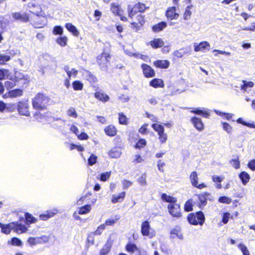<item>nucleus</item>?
Segmentation results:
<instances>
[{
    "label": "nucleus",
    "instance_id": "obj_1",
    "mask_svg": "<svg viewBox=\"0 0 255 255\" xmlns=\"http://www.w3.org/2000/svg\"><path fill=\"white\" fill-rule=\"evenodd\" d=\"M50 99L45 94L38 93L33 98L32 106L34 109L38 110H44L49 104Z\"/></svg>",
    "mask_w": 255,
    "mask_h": 255
},
{
    "label": "nucleus",
    "instance_id": "obj_2",
    "mask_svg": "<svg viewBox=\"0 0 255 255\" xmlns=\"http://www.w3.org/2000/svg\"><path fill=\"white\" fill-rule=\"evenodd\" d=\"M29 11L30 12L34 14L39 18L42 17V19L41 20L40 22H35L34 24L37 28L43 27L47 23V19L46 15L44 11H43L40 5L38 4H32L28 6Z\"/></svg>",
    "mask_w": 255,
    "mask_h": 255
},
{
    "label": "nucleus",
    "instance_id": "obj_3",
    "mask_svg": "<svg viewBox=\"0 0 255 255\" xmlns=\"http://www.w3.org/2000/svg\"><path fill=\"white\" fill-rule=\"evenodd\" d=\"M187 219L191 224L202 225L205 221V216L202 211H199L196 212V214L191 213L189 214Z\"/></svg>",
    "mask_w": 255,
    "mask_h": 255
},
{
    "label": "nucleus",
    "instance_id": "obj_4",
    "mask_svg": "<svg viewBox=\"0 0 255 255\" xmlns=\"http://www.w3.org/2000/svg\"><path fill=\"white\" fill-rule=\"evenodd\" d=\"M189 179L191 185L199 189H202L207 187V185L205 183L199 184L198 183L199 177L196 171H194L190 173Z\"/></svg>",
    "mask_w": 255,
    "mask_h": 255
},
{
    "label": "nucleus",
    "instance_id": "obj_5",
    "mask_svg": "<svg viewBox=\"0 0 255 255\" xmlns=\"http://www.w3.org/2000/svg\"><path fill=\"white\" fill-rule=\"evenodd\" d=\"M169 213L173 217L179 218L181 216V209L176 202L168 204L167 206Z\"/></svg>",
    "mask_w": 255,
    "mask_h": 255
},
{
    "label": "nucleus",
    "instance_id": "obj_6",
    "mask_svg": "<svg viewBox=\"0 0 255 255\" xmlns=\"http://www.w3.org/2000/svg\"><path fill=\"white\" fill-rule=\"evenodd\" d=\"M17 109L21 115L29 116V105L27 101H20L17 103Z\"/></svg>",
    "mask_w": 255,
    "mask_h": 255
},
{
    "label": "nucleus",
    "instance_id": "obj_7",
    "mask_svg": "<svg viewBox=\"0 0 255 255\" xmlns=\"http://www.w3.org/2000/svg\"><path fill=\"white\" fill-rule=\"evenodd\" d=\"M110 58V55L107 53H103L97 57V62L103 70L107 67Z\"/></svg>",
    "mask_w": 255,
    "mask_h": 255
},
{
    "label": "nucleus",
    "instance_id": "obj_8",
    "mask_svg": "<svg viewBox=\"0 0 255 255\" xmlns=\"http://www.w3.org/2000/svg\"><path fill=\"white\" fill-rule=\"evenodd\" d=\"M198 198L200 201L199 207L202 208L207 205V200H212L213 197L209 192H203L197 195Z\"/></svg>",
    "mask_w": 255,
    "mask_h": 255
},
{
    "label": "nucleus",
    "instance_id": "obj_9",
    "mask_svg": "<svg viewBox=\"0 0 255 255\" xmlns=\"http://www.w3.org/2000/svg\"><path fill=\"white\" fill-rule=\"evenodd\" d=\"M150 226L149 222L148 221H145L142 223L141 225V232L143 236L152 238L154 236V234L150 232Z\"/></svg>",
    "mask_w": 255,
    "mask_h": 255
},
{
    "label": "nucleus",
    "instance_id": "obj_10",
    "mask_svg": "<svg viewBox=\"0 0 255 255\" xmlns=\"http://www.w3.org/2000/svg\"><path fill=\"white\" fill-rule=\"evenodd\" d=\"M141 68L145 77H153L155 76V72L150 66L146 64H143L141 65Z\"/></svg>",
    "mask_w": 255,
    "mask_h": 255
},
{
    "label": "nucleus",
    "instance_id": "obj_11",
    "mask_svg": "<svg viewBox=\"0 0 255 255\" xmlns=\"http://www.w3.org/2000/svg\"><path fill=\"white\" fill-rule=\"evenodd\" d=\"M12 17L17 20L22 22H27L29 20V16L25 12H15L12 13Z\"/></svg>",
    "mask_w": 255,
    "mask_h": 255
},
{
    "label": "nucleus",
    "instance_id": "obj_12",
    "mask_svg": "<svg viewBox=\"0 0 255 255\" xmlns=\"http://www.w3.org/2000/svg\"><path fill=\"white\" fill-rule=\"evenodd\" d=\"M191 122L198 130L201 131L204 129V124L201 119L194 117L191 118Z\"/></svg>",
    "mask_w": 255,
    "mask_h": 255
},
{
    "label": "nucleus",
    "instance_id": "obj_13",
    "mask_svg": "<svg viewBox=\"0 0 255 255\" xmlns=\"http://www.w3.org/2000/svg\"><path fill=\"white\" fill-rule=\"evenodd\" d=\"M166 16L167 18L171 20L176 19L179 16V14L176 12V7L172 6L167 8L166 11Z\"/></svg>",
    "mask_w": 255,
    "mask_h": 255
},
{
    "label": "nucleus",
    "instance_id": "obj_14",
    "mask_svg": "<svg viewBox=\"0 0 255 255\" xmlns=\"http://www.w3.org/2000/svg\"><path fill=\"white\" fill-rule=\"evenodd\" d=\"M58 211L56 209H53L46 211L44 213L39 215V218L41 220L43 221H46L49 218L53 217L55 214H57Z\"/></svg>",
    "mask_w": 255,
    "mask_h": 255
},
{
    "label": "nucleus",
    "instance_id": "obj_15",
    "mask_svg": "<svg viewBox=\"0 0 255 255\" xmlns=\"http://www.w3.org/2000/svg\"><path fill=\"white\" fill-rule=\"evenodd\" d=\"M110 9L115 15L121 16L123 14V10L121 5L117 3H112L111 4Z\"/></svg>",
    "mask_w": 255,
    "mask_h": 255
},
{
    "label": "nucleus",
    "instance_id": "obj_16",
    "mask_svg": "<svg viewBox=\"0 0 255 255\" xmlns=\"http://www.w3.org/2000/svg\"><path fill=\"white\" fill-rule=\"evenodd\" d=\"M23 91L20 89H16L9 91L8 93L3 95L4 98H16L22 95Z\"/></svg>",
    "mask_w": 255,
    "mask_h": 255
},
{
    "label": "nucleus",
    "instance_id": "obj_17",
    "mask_svg": "<svg viewBox=\"0 0 255 255\" xmlns=\"http://www.w3.org/2000/svg\"><path fill=\"white\" fill-rule=\"evenodd\" d=\"M126 250L128 253L133 254L134 253H137V254L135 255H140L141 251L137 247V246L132 243H128L126 246Z\"/></svg>",
    "mask_w": 255,
    "mask_h": 255
},
{
    "label": "nucleus",
    "instance_id": "obj_18",
    "mask_svg": "<svg viewBox=\"0 0 255 255\" xmlns=\"http://www.w3.org/2000/svg\"><path fill=\"white\" fill-rule=\"evenodd\" d=\"M136 20L138 21V23L136 22H131V25L132 27L133 28H135L137 29L140 26H142L144 22V17L140 14L137 15Z\"/></svg>",
    "mask_w": 255,
    "mask_h": 255
},
{
    "label": "nucleus",
    "instance_id": "obj_19",
    "mask_svg": "<svg viewBox=\"0 0 255 255\" xmlns=\"http://www.w3.org/2000/svg\"><path fill=\"white\" fill-rule=\"evenodd\" d=\"M12 223L14 224L13 230L15 232L18 234H21L27 231V228L25 225L18 222H12Z\"/></svg>",
    "mask_w": 255,
    "mask_h": 255
},
{
    "label": "nucleus",
    "instance_id": "obj_20",
    "mask_svg": "<svg viewBox=\"0 0 255 255\" xmlns=\"http://www.w3.org/2000/svg\"><path fill=\"white\" fill-rule=\"evenodd\" d=\"M153 65L157 68L166 69L169 67L170 62L167 60H158L154 62Z\"/></svg>",
    "mask_w": 255,
    "mask_h": 255
},
{
    "label": "nucleus",
    "instance_id": "obj_21",
    "mask_svg": "<svg viewBox=\"0 0 255 255\" xmlns=\"http://www.w3.org/2000/svg\"><path fill=\"white\" fill-rule=\"evenodd\" d=\"M14 226V223H10L9 224L4 225L0 222V228L1 229L2 233L5 234L10 233L11 230H13Z\"/></svg>",
    "mask_w": 255,
    "mask_h": 255
},
{
    "label": "nucleus",
    "instance_id": "obj_22",
    "mask_svg": "<svg viewBox=\"0 0 255 255\" xmlns=\"http://www.w3.org/2000/svg\"><path fill=\"white\" fill-rule=\"evenodd\" d=\"M210 44L207 41L200 42L199 44L195 43L194 45V50L196 52L203 51L207 47H210Z\"/></svg>",
    "mask_w": 255,
    "mask_h": 255
},
{
    "label": "nucleus",
    "instance_id": "obj_23",
    "mask_svg": "<svg viewBox=\"0 0 255 255\" xmlns=\"http://www.w3.org/2000/svg\"><path fill=\"white\" fill-rule=\"evenodd\" d=\"M121 154L122 151L120 147H114L109 151V155L112 158H118Z\"/></svg>",
    "mask_w": 255,
    "mask_h": 255
},
{
    "label": "nucleus",
    "instance_id": "obj_24",
    "mask_svg": "<svg viewBox=\"0 0 255 255\" xmlns=\"http://www.w3.org/2000/svg\"><path fill=\"white\" fill-rule=\"evenodd\" d=\"M95 97L96 99H97L103 102H106L108 101L110 99V98L108 95H107L106 94H105L104 93L101 92L100 91L96 92L95 93Z\"/></svg>",
    "mask_w": 255,
    "mask_h": 255
},
{
    "label": "nucleus",
    "instance_id": "obj_25",
    "mask_svg": "<svg viewBox=\"0 0 255 255\" xmlns=\"http://www.w3.org/2000/svg\"><path fill=\"white\" fill-rule=\"evenodd\" d=\"M126 193L125 192H121L118 195H113L112 199V202L114 204L122 202L125 197Z\"/></svg>",
    "mask_w": 255,
    "mask_h": 255
},
{
    "label": "nucleus",
    "instance_id": "obj_26",
    "mask_svg": "<svg viewBox=\"0 0 255 255\" xmlns=\"http://www.w3.org/2000/svg\"><path fill=\"white\" fill-rule=\"evenodd\" d=\"M150 45L154 48H157L162 47L164 43L161 38H154L152 41L150 42Z\"/></svg>",
    "mask_w": 255,
    "mask_h": 255
},
{
    "label": "nucleus",
    "instance_id": "obj_27",
    "mask_svg": "<svg viewBox=\"0 0 255 255\" xmlns=\"http://www.w3.org/2000/svg\"><path fill=\"white\" fill-rule=\"evenodd\" d=\"M191 113L202 116L203 117L208 118L210 115L208 111L203 109H195L190 111Z\"/></svg>",
    "mask_w": 255,
    "mask_h": 255
},
{
    "label": "nucleus",
    "instance_id": "obj_28",
    "mask_svg": "<svg viewBox=\"0 0 255 255\" xmlns=\"http://www.w3.org/2000/svg\"><path fill=\"white\" fill-rule=\"evenodd\" d=\"M150 85L154 88H162L164 87V83L161 79L155 78L150 82Z\"/></svg>",
    "mask_w": 255,
    "mask_h": 255
},
{
    "label": "nucleus",
    "instance_id": "obj_29",
    "mask_svg": "<svg viewBox=\"0 0 255 255\" xmlns=\"http://www.w3.org/2000/svg\"><path fill=\"white\" fill-rule=\"evenodd\" d=\"M106 133L110 136H113L117 133V129L113 125H110L105 128Z\"/></svg>",
    "mask_w": 255,
    "mask_h": 255
},
{
    "label": "nucleus",
    "instance_id": "obj_30",
    "mask_svg": "<svg viewBox=\"0 0 255 255\" xmlns=\"http://www.w3.org/2000/svg\"><path fill=\"white\" fill-rule=\"evenodd\" d=\"M65 27L68 31L72 33L74 36H77L79 35V32L78 31L77 28L72 24L70 23H66L65 25Z\"/></svg>",
    "mask_w": 255,
    "mask_h": 255
},
{
    "label": "nucleus",
    "instance_id": "obj_31",
    "mask_svg": "<svg viewBox=\"0 0 255 255\" xmlns=\"http://www.w3.org/2000/svg\"><path fill=\"white\" fill-rule=\"evenodd\" d=\"M239 177L244 185H246L250 179V175L245 171H243L240 174Z\"/></svg>",
    "mask_w": 255,
    "mask_h": 255
},
{
    "label": "nucleus",
    "instance_id": "obj_32",
    "mask_svg": "<svg viewBox=\"0 0 255 255\" xmlns=\"http://www.w3.org/2000/svg\"><path fill=\"white\" fill-rule=\"evenodd\" d=\"M9 81H6L4 82V87L7 89H11L16 85L17 80H15L12 76L11 79H8Z\"/></svg>",
    "mask_w": 255,
    "mask_h": 255
},
{
    "label": "nucleus",
    "instance_id": "obj_33",
    "mask_svg": "<svg viewBox=\"0 0 255 255\" xmlns=\"http://www.w3.org/2000/svg\"><path fill=\"white\" fill-rule=\"evenodd\" d=\"M167 26V23L165 22L162 21L159 23L154 25L152 27V30L154 32H159L162 30Z\"/></svg>",
    "mask_w": 255,
    "mask_h": 255
},
{
    "label": "nucleus",
    "instance_id": "obj_34",
    "mask_svg": "<svg viewBox=\"0 0 255 255\" xmlns=\"http://www.w3.org/2000/svg\"><path fill=\"white\" fill-rule=\"evenodd\" d=\"M151 127L153 129L157 132L158 135L165 133L164 127L160 124H153Z\"/></svg>",
    "mask_w": 255,
    "mask_h": 255
},
{
    "label": "nucleus",
    "instance_id": "obj_35",
    "mask_svg": "<svg viewBox=\"0 0 255 255\" xmlns=\"http://www.w3.org/2000/svg\"><path fill=\"white\" fill-rule=\"evenodd\" d=\"M161 199L162 200L169 203V204H171L172 203L177 202L176 198L167 195L166 194L163 193L161 195Z\"/></svg>",
    "mask_w": 255,
    "mask_h": 255
},
{
    "label": "nucleus",
    "instance_id": "obj_36",
    "mask_svg": "<svg viewBox=\"0 0 255 255\" xmlns=\"http://www.w3.org/2000/svg\"><path fill=\"white\" fill-rule=\"evenodd\" d=\"M64 70L67 73L69 79H71V77L73 76L74 77H76L78 74V71L76 69L72 68L70 69L69 67L68 66H65L64 68Z\"/></svg>",
    "mask_w": 255,
    "mask_h": 255
},
{
    "label": "nucleus",
    "instance_id": "obj_37",
    "mask_svg": "<svg viewBox=\"0 0 255 255\" xmlns=\"http://www.w3.org/2000/svg\"><path fill=\"white\" fill-rule=\"evenodd\" d=\"M12 75H10L9 72L7 69H0V80L6 78L11 79Z\"/></svg>",
    "mask_w": 255,
    "mask_h": 255
},
{
    "label": "nucleus",
    "instance_id": "obj_38",
    "mask_svg": "<svg viewBox=\"0 0 255 255\" xmlns=\"http://www.w3.org/2000/svg\"><path fill=\"white\" fill-rule=\"evenodd\" d=\"M7 108L11 111H13L16 108V106L14 104H9L7 106L2 101H0V112H3V110Z\"/></svg>",
    "mask_w": 255,
    "mask_h": 255
},
{
    "label": "nucleus",
    "instance_id": "obj_39",
    "mask_svg": "<svg viewBox=\"0 0 255 255\" xmlns=\"http://www.w3.org/2000/svg\"><path fill=\"white\" fill-rule=\"evenodd\" d=\"M13 78L15 79V80H17V83L20 80H28L29 78L27 75H24L20 72H16L15 73V76H13Z\"/></svg>",
    "mask_w": 255,
    "mask_h": 255
},
{
    "label": "nucleus",
    "instance_id": "obj_40",
    "mask_svg": "<svg viewBox=\"0 0 255 255\" xmlns=\"http://www.w3.org/2000/svg\"><path fill=\"white\" fill-rule=\"evenodd\" d=\"M238 248L242 253L243 255H251L246 245L243 244H239Z\"/></svg>",
    "mask_w": 255,
    "mask_h": 255
},
{
    "label": "nucleus",
    "instance_id": "obj_41",
    "mask_svg": "<svg viewBox=\"0 0 255 255\" xmlns=\"http://www.w3.org/2000/svg\"><path fill=\"white\" fill-rule=\"evenodd\" d=\"M243 84L241 86V90L244 91H247L248 88H252L254 87V83L253 82H247L243 81Z\"/></svg>",
    "mask_w": 255,
    "mask_h": 255
},
{
    "label": "nucleus",
    "instance_id": "obj_42",
    "mask_svg": "<svg viewBox=\"0 0 255 255\" xmlns=\"http://www.w3.org/2000/svg\"><path fill=\"white\" fill-rule=\"evenodd\" d=\"M91 210V207L90 205H86L81 208H80L78 213L79 214H87Z\"/></svg>",
    "mask_w": 255,
    "mask_h": 255
},
{
    "label": "nucleus",
    "instance_id": "obj_43",
    "mask_svg": "<svg viewBox=\"0 0 255 255\" xmlns=\"http://www.w3.org/2000/svg\"><path fill=\"white\" fill-rule=\"evenodd\" d=\"M128 16L131 18H132L134 15L138 12L137 8H135V5L133 7L128 5Z\"/></svg>",
    "mask_w": 255,
    "mask_h": 255
},
{
    "label": "nucleus",
    "instance_id": "obj_44",
    "mask_svg": "<svg viewBox=\"0 0 255 255\" xmlns=\"http://www.w3.org/2000/svg\"><path fill=\"white\" fill-rule=\"evenodd\" d=\"M111 250V245L106 244L100 251V255H107Z\"/></svg>",
    "mask_w": 255,
    "mask_h": 255
},
{
    "label": "nucleus",
    "instance_id": "obj_45",
    "mask_svg": "<svg viewBox=\"0 0 255 255\" xmlns=\"http://www.w3.org/2000/svg\"><path fill=\"white\" fill-rule=\"evenodd\" d=\"M73 88L75 90H81L83 88V84L79 81H75L72 83Z\"/></svg>",
    "mask_w": 255,
    "mask_h": 255
},
{
    "label": "nucleus",
    "instance_id": "obj_46",
    "mask_svg": "<svg viewBox=\"0 0 255 255\" xmlns=\"http://www.w3.org/2000/svg\"><path fill=\"white\" fill-rule=\"evenodd\" d=\"M27 242L29 243V244L31 246H33L38 244L41 243V241H40L39 238L30 237L28 239Z\"/></svg>",
    "mask_w": 255,
    "mask_h": 255
},
{
    "label": "nucleus",
    "instance_id": "obj_47",
    "mask_svg": "<svg viewBox=\"0 0 255 255\" xmlns=\"http://www.w3.org/2000/svg\"><path fill=\"white\" fill-rule=\"evenodd\" d=\"M57 43L61 46H64L67 44V38L66 36L60 37L56 40Z\"/></svg>",
    "mask_w": 255,
    "mask_h": 255
},
{
    "label": "nucleus",
    "instance_id": "obj_48",
    "mask_svg": "<svg viewBox=\"0 0 255 255\" xmlns=\"http://www.w3.org/2000/svg\"><path fill=\"white\" fill-rule=\"evenodd\" d=\"M119 121L120 124L127 125V118L126 116L122 113L119 114Z\"/></svg>",
    "mask_w": 255,
    "mask_h": 255
},
{
    "label": "nucleus",
    "instance_id": "obj_49",
    "mask_svg": "<svg viewBox=\"0 0 255 255\" xmlns=\"http://www.w3.org/2000/svg\"><path fill=\"white\" fill-rule=\"evenodd\" d=\"M171 234L175 235L179 239H182L183 236L179 228L173 229L171 231Z\"/></svg>",
    "mask_w": 255,
    "mask_h": 255
},
{
    "label": "nucleus",
    "instance_id": "obj_50",
    "mask_svg": "<svg viewBox=\"0 0 255 255\" xmlns=\"http://www.w3.org/2000/svg\"><path fill=\"white\" fill-rule=\"evenodd\" d=\"M192 7V5H191L190 6H188L186 7L185 11L184 12V15H183L184 19L187 20L190 18L192 12L190 10V9Z\"/></svg>",
    "mask_w": 255,
    "mask_h": 255
},
{
    "label": "nucleus",
    "instance_id": "obj_51",
    "mask_svg": "<svg viewBox=\"0 0 255 255\" xmlns=\"http://www.w3.org/2000/svg\"><path fill=\"white\" fill-rule=\"evenodd\" d=\"M223 128L228 133L231 134L233 131V128L227 123H223Z\"/></svg>",
    "mask_w": 255,
    "mask_h": 255
},
{
    "label": "nucleus",
    "instance_id": "obj_52",
    "mask_svg": "<svg viewBox=\"0 0 255 255\" xmlns=\"http://www.w3.org/2000/svg\"><path fill=\"white\" fill-rule=\"evenodd\" d=\"M105 229H106L105 224H102V225H101L100 226H99L97 228V230L95 232H92V233L95 236L100 235L102 233L103 231Z\"/></svg>",
    "mask_w": 255,
    "mask_h": 255
},
{
    "label": "nucleus",
    "instance_id": "obj_53",
    "mask_svg": "<svg viewBox=\"0 0 255 255\" xmlns=\"http://www.w3.org/2000/svg\"><path fill=\"white\" fill-rule=\"evenodd\" d=\"M63 29L61 26H55L53 29V33L54 35H62L63 34Z\"/></svg>",
    "mask_w": 255,
    "mask_h": 255
},
{
    "label": "nucleus",
    "instance_id": "obj_54",
    "mask_svg": "<svg viewBox=\"0 0 255 255\" xmlns=\"http://www.w3.org/2000/svg\"><path fill=\"white\" fill-rule=\"evenodd\" d=\"M135 8H137L138 12H143L147 8V7L143 3H138L135 4Z\"/></svg>",
    "mask_w": 255,
    "mask_h": 255
},
{
    "label": "nucleus",
    "instance_id": "obj_55",
    "mask_svg": "<svg viewBox=\"0 0 255 255\" xmlns=\"http://www.w3.org/2000/svg\"><path fill=\"white\" fill-rule=\"evenodd\" d=\"M219 202L222 203L230 204L232 202V199L226 196H222L219 198Z\"/></svg>",
    "mask_w": 255,
    "mask_h": 255
},
{
    "label": "nucleus",
    "instance_id": "obj_56",
    "mask_svg": "<svg viewBox=\"0 0 255 255\" xmlns=\"http://www.w3.org/2000/svg\"><path fill=\"white\" fill-rule=\"evenodd\" d=\"M10 57L8 55L0 54V65L4 64L7 61H8Z\"/></svg>",
    "mask_w": 255,
    "mask_h": 255
},
{
    "label": "nucleus",
    "instance_id": "obj_57",
    "mask_svg": "<svg viewBox=\"0 0 255 255\" xmlns=\"http://www.w3.org/2000/svg\"><path fill=\"white\" fill-rule=\"evenodd\" d=\"M25 219L27 223L29 224L35 223L37 221L35 218L28 213L25 214Z\"/></svg>",
    "mask_w": 255,
    "mask_h": 255
},
{
    "label": "nucleus",
    "instance_id": "obj_58",
    "mask_svg": "<svg viewBox=\"0 0 255 255\" xmlns=\"http://www.w3.org/2000/svg\"><path fill=\"white\" fill-rule=\"evenodd\" d=\"M67 115L74 118H76L77 117V114L76 113V110L74 108H70L67 111Z\"/></svg>",
    "mask_w": 255,
    "mask_h": 255
},
{
    "label": "nucleus",
    "instance_id": "obj_59",
    "mask_svg": "<svg viewBox=\"0 0 255 255\" xmlns=\"http://www.w3.org/2000/svg\"><path fill=\"white\" fill-rule=\"evenodd\" d=\"M231 165L236 169L240 168V161H239V157H237L235 159H233L230 161Z\"/></svg>",
    "mask_w": 255,
    "mask_h": 255
},
{
    "label": "nucleus",
    "instance_id": "obj_60",
    "mask_svg": "<svg viewBox=\"0 0 255 255\" xmlns=\"http://www.w3.org/2000/svg\"><path fill=\"white\" fill-rule=\"evenodd\" d=\"M146 142L144 139H140L136 143L135 148H141L146 145Z\"/></svg>",
    "mask_w": 255,
    "mask_h": 255
},
{
    "label": "nucleus",
    "instance_id": "obj_61",
    "mask_svg": "<svg viewBox=\"0 0 255 255\" xmlns=\"http://www.w3.org/2000/svg\"><path fill=\"white\" fill-rule=\"evenodd\" d=\"M97 157L95 155L92 154L88 159V164L90 165H93L97 161Z\"/></svg>",
    "mask_w": 255,
    "mask_h": 255
},
{
    "label": "nucleus",
    "instance_id": "obj_62",
    "mask_svg": "<svg viewBox=\"0 0 255 255\" xmlns=\"http://www.w3.org/2000/svg\"><path fill=\"white\" fill-rule=\"evenodd\" d=\"M111 172H106L101 174L100 179L102 181H107L110 177Z\"/></svg>",
    "mask_w": 255,
    "mask_h": 255
},
{
    "label": "nucleus",
    "instance_id": "obj_63",
    "mask_svg": "<svg viewBox=\"0 0 255 255\" xmlns=\"http://www.w3.org/2000/svg\"><path fill=\"white\" fill-rule=\"evenodd\" d=\"M158 139L161 143L163 144V143H165L166 140H167V134L165 133H164L163 134H161L158 135Z\"/></svg>",
    "mask_w": 255,
    "mask_h": 255
},
{
    "label": "nucleus",
    "instance_id": "obj_64",
    "mask_svg": "<svg viewBox=\"0 0 255 255\" xmlns=\"http://www.w3.org/2000/svg\"><path fill=\"white\" fill-rule=\"evenodd\" d=\"M94 236L95 235L92 232L88 235L87 241L89 245H93L94 244Z\"/></svg>",
    "mask_w": 255,
    "mask_h": 255
}]
</instances>
